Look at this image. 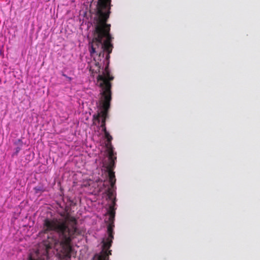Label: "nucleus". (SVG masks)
Here are the masks:
<instances>
[{
	"label": "nucleus",
	"instance_id": "obj_1",
	"mask_svg": "<svg viewBox=\"0 0 260 260\" xmlns=\"http://www.w3.org/2000/svg\"><path fill=\"white\" fill-rule=\"evenodd\" d=\"M111 0H98L96 5V20L94 37L90 43L89 52L91 55L98 52L99 56L95 61L99 75L96 78L98 83L111 82L114 77L111 74L109 68L110 54L112 53L113 45L112 44L113 38L110 34L111 24L107 23L111 13Z\"/></svg>",
	"mask_w": 260,
	"mask_h": 260
},
{
	"label": "nucleus",
	"instance_id": "obj_2",
	"mask_svg": "<svg viewBox=\"0 0 260 260\" xmlns=\"http://www.w3.org/2000/svg\"><path fill=\"white\" fill-rule=\"evenodd\" d=\"M43 230L45 234L54 231L58 234L57 238L50 235L44 241L45 256H47L48 249L53 246H59L63 258L70 259L73 251L72 241L81 234L77 227V219L69 214L62 218H47L44 221Z\"/></svg>",
	"mask_w": 260,
	"mask_h": 260
},
{
	"label": "nucleus",
	"instance_id": "obj_3",
	"mask_svg": "<svg viewBox=\"0 0 260 260\" xmlns=\"http://www.w3.org/2000/svg\"><path fill=\"white\" fill-rule=\"evenodd\" d=\"M101 88V97L99 101L100 108L102 110V121L101 127L102 129L106 128V121L108 118V112L112 100V83H99Z\"/></svg>",
	"mask_w": 260,
	"mask_h": 260
},
{
	"label": "nucleus",
	"instance_id": "obj_4",
	"mask_svg": "<svg viewBox=\"0 0 260 260\" xmlns=\"http://www.w3.org/2000/svg\"><path fill=\"white\" fill-rule=\"evenodd\" d=\"M114 224L109 223L108 225L107 231L108 233V237L106 241H103V249L99 254H96L93 259L94 260H110L109 255H111V250L109 249L111 246L113 236V227Z\"/></svg>",
	"mask_w": 260,
	"mask_h": 260
},
{
	"label": "nucleus",
	"instance_id": "obj_5",
	"mask_svg": "<svg viewBox=\"0 0 260 260\" xmlns=\"http://www.w3.org/2000/svg\"><path fill=\"white\" fill-rule=\"evenodd\" d=\"M114 164H115V162ZM114 167V165H112V164H111V161H110V163L108 166V176L109 182L112 188H114L116 182L115 173L112 170Z\"/></svg>",
	"mask_w": 260,
	"mask_h": 260
},
{
	"label": "nucleus",
	"instance_id": "obj_6",
	"mask_svg": "<svg viewBox=\"0 0 260 260\" xmlns=\"http://www.w3.org/2000/svg\"><path fill=\"white\" fill-rule=\"evenodd\" d=\"M116 198L113 200L112 204L110 205L108 213L109 215V223L114 224V220L115 215Z\"/></svg>",
	"mask_w": 260,
	"mask_h": 260
},
{
	"label": "nucleus",
	"instance_id": "obj_7",
	"mask_svg": "<svg viewBox=\"0 0 260 260\" xmlns=\"http://www.w3.org/2000/svg\"><path fill=\"white\" fill-rule=\"evenodd\" d=\"M106 147L107 149L108 153V158L109 161H111V164L114 165L115 160L116 159V157L115 156V154L113 150V147L111 143V141H107L106 144Z\"/></svg>",
	"mask_w": 260,
	"mask_h": 260
},
{
	"label": "nucleus",
	"instance_id": "obj_8",
	"mask_svg": "<svg viewBox=\"0 0 260 260\" xmlns=\"http://www.w3.org/2000/svg\"><path fill=\"white\" fill-rule=\"evenodd\" d=\"M22 142L21 140L19 139L17 141H16L14 144L17 146L15 149V152H14L13 156L17 155L19 151L22 148Z\"/></svg>",
	"mask_w": 260,
	"mask_h": 260
},
{
	"label": "nucleus",
	"instance_id": "obj_9",
	"mask_svg": "<svg viewBox=\"0 0 260 260\" xmlns=\"http://www.w3.org/2000/svg\"><path fill=\"white\" fill-rule=\"evenodd\" d=\"M103 132L104 133L105 137L107 139V141H112L113 138L110 135L109 132L107 131V129L106 128L105 130L102 129Z\"/></svg>",
	"mask_w": 260,
	"mask_h": 260
},
{
	"label": "nucleus",
	"instance_id": "obj_10",
	"mask_svg": "<svg viewBox=\"0 0 260 260\" xmlns=\"http://www.w3.org/2000/svg\"><path fill=\"white\" fill-rule=\"evenodd\" d=\"M103 132L104 133L105 137L107 139V141H112L113 138L110 135L109 132L107 131V129L106 128L105 130L102 129Z\"/></svg>",
	"mask_w": 260,
	"mask_h": 260
},
{
	"label": "nucleus",
	"instance_id": "obj_11",
	"mask_svg": "<svg viewBox=\"0 0 260 260\" xmlns=\"http://www.w3.org/2000/svg\"><path fill=\"white\" fill-rule=\"evenodd\" d=\"M101 117H102V110H101V111L97 114H94L93 115V120H97L99 122H100V118Z\"/></svg>",
	"mask_w": 260,
	"mask_h": 260
},
{
	"label": "nucleus",
	"instance_id": "obj_12",
	"mask_svg": "<svg viewBox=\"0 0 260 260\" xmlns=\"http://www.w3.org/2000/svg\"><path fill=\"white\" fill-rule=\"evenodd\" d=\"M112 187L111 188H109L108 189V197H109V199H112L113 196V191L112 190Z\"/></svg>",
	"mask_w": 260,
	"mask_h": 260
},
{
	"label": "nucleus",
	"instance_id": "obj_13",
	"mask_svg": "<svg viewBox=\"0 0 260 260\" xmlns=\"http://www.w3.org/2000/svg\"><path fill=\"white\" fill-rule=\"evenodd\" d=\"M28 260H42V259L39 258L33 257L31 255H30L28 257Z\"/></svg>",
	"mask_w": 260,
	"mask_h": 260
},
{
	"label": "nucleus",
	"instance_id": "obj_14",
	"mask_svg": "<svg viewBox=\"0 0 260 260\" xmlns=\"http://www.w3.org/2000/svg\"><path fill=\"white\" fill-rule=\"evenodd\" d=\"M67 78L69 80H70V81H71V80H72V78H71V77H67Z\"/></svg>",
	"mask_w": 260,
	"mask_h": 260
},
{
	"label": "nucleus",
	"instance_id": "obj_15",
	"mask_svg": "<svg viewBox=\"0 0 260 260\" xmlns=\"http://www.w3.org/2000/svg\"><path fill=\"white\" fill-rule=\"evenodd\" d=\"M62 76L65 77L66 78H67V77H68L66 75H65L64 74H62Z\"/></svg>",
	"mask_w": 260,
	"mask_h": 260
},
{
	"label": "nucleus",
	"instance_id": "obj_16",
	"mask_svg": "<svg viewBox=\"0 0 260 260\" xmlns=\"http://www.w3.org/2000/svg\"><path fill=\"white\" fill-rule=\"evenodd\" d=\"M35 189H37V190H40V189H39V188H38V189H37V188H36Z\"/></svg>",
	"mask_w": 260,
	"mask_h": 260
}]
</instances>
